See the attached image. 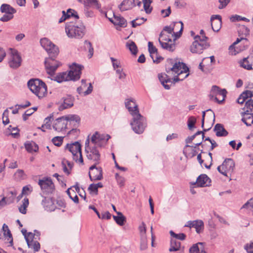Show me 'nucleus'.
<instances>
[{"instance_id":"nucleus-1","label":"nucleus","mask_w":253,"mask_h":253,"mask_svg":"<svg viewBox=\"0 0 253 253\" xmlns=\"http://www.w3.org/2000/svg\"><path fill=\"white\" fill-rule=\"evenodd\" d=\"M89 135L85 142V152L86 156L88 160L98 164L100 160V154L99 148L104 147L108 140L110 138L108 134H100L96 131L91 137L90 142Z\"/></svg>"},{"instance_id":"nucleus-2","label":"nucleus","mask_w":253,"mask_h":253,"mask_svg":"<svg viewBox=\"0 0 253 253\" xmlns=\"http://www.w3.org/2000/svg\"><path fill=\"white\" fill-rule=\"evenodd\" d=\"M68 72H63L58 73L54 77V81L58 83L69 81H77L81 77V71L84 66L80 64H71Z\"/></svg>"},{"instance_id":"nucleus-3","label":"nucleus","mask_w":253,"mask_h":253,"mask_svg":"<svg viewBox=\"0 0 253 253\" xmlns=\"http://www.w3.org/2000/svg\"><path fill=\"white\" fill-rule=\"evenodd\" d=\"M186 65L173 64L172 67H166L168 74L174 76L173 78L171 79V82L169 83V85L182 81L189 76V74L187 73L189 72V68Z\"/></svg>"},{"instance_id":"nucleus-4","label":"nucleus","mask_w":253,"mask_h":253,"mask_svg":"<svg viewBox=\"0 0 253 253\" xmlns=\"http://www.w3.org/2000/svg\"><path fill=\"white\" fill-rule=\"evenodd\" d=\"M65 32L70 38L82 39L85 33V28L80 21H72L66 23Z\"/></svg>"},{"instance_id":"nucleus-5","label":"nucleus","mask_w":253,"mask_h":253,"mask_svg":"<svg viewBox=\"0 0 253 253\" xmlns=\"http://www.w3.org/2000/svg\"><path fill=\"white\" fill-rule=\"evenodd\" d=\"M30 90L39 98L43 97L47 94L45 84L39 79H31L28 82Z\"/></svg>"},{"instance_id":"nucleus-6","label":"nucleus","mask_w":253,"mask_h":253,"mask_svg":"<svg viewBox=\"0 0 253 253\" xmlns=\"http://www.w3.org/2000/svg\"><path fill=\"white\" fill-rule=\"evenodd\" d=\"M132 121L130 123L132 130L137 134H141L146 127L145 118L140 113L132 116Z\"/></svg>"},{"instance_id":"nucleus-7","label":"nucleus","mask_w":253,"mask_h":253,"mask_svg":"<svg viewBox=\"0 0 253 253\" xmlns=\"http://www.w3.org/2000/svg\"><path fill=\"white\" fill-rule=\"evenodd\" d=\"M208 37L205 35L202 36V38L200 36H196L194 37V42L190 47V50L192 53H201L204 49L209 46L207 42Z\"/></svg>"},{"instance_id":"nucleus-8","label":"nucleus","mask_w":253,"mask_h":253,"mask_svg":"<svg viewBox=\"0 0 253 253\" xmlns=\"http://www.w3.org/2000/svg\"><path fill=\"white\" fill-rule=\"evenodd\" d=\"M41 45L48 53L53 60L59 52V48L47 38H43L40 41Z\"/></svg>"},{"instance_id":"nucleus-9","label":"nucleus","mask_w":253,"mask_h":253,"mask_svg":"<svg viewBox=\"0 0 253 253\" xmlns=\"http://www.w3.org/2000/svg\"><path fill=\"white\" fill-rule=\"evenodd\" d=\"M66 148L72 154L73 158L74 161L77 163L84 164L81 152V145L78 141L71 144H67Z\"/></svg>"},{"instance_id":"nucleus-10","label":"nucleus","mask_w":253,"mask_h":253,"mask_svg":"<svg viewBox=\"0 0 253 253\" xmlns=\"http://www.w3.org/2000/svg\"><path fill=\"white\" fill-rule=\"evenodd\" d=\"M234 168V161L231 159H227L221 165L217 167V170L220 173L228 177V174H231L233 172Z\"/></svg>"},{"instance_id":"nucleus-11","label":"nucleus","mask_w":253,"mask_h":253,"mask_svg":"<svg viewBox=\"0 0 253 253\" xmlns=\"http://www.w3.org/2000/svg\"><path fill=\"white\" fill-rule=\"evenodd\" d=\"M38 184L42 193L45 194L52 193L55 190L54 183L50 177H44L42 179H39Z\"/></svg>"},{"instance_id":"nucleus-12","label":"nucleus","mask_w":253,"mask_h":253,"mask_svg":"<svg viewBox=\"0 0 253 253\" xmlns=\"http://www.w3.org/2000/svg\"><path fill=\"white\" fill-rule=\"evenodd\" d=\"M94 164L89 168V176L91 181L100 180L103 178V171L101 167H96Z\"/></svg>"},{"instance_id":"nucleus-13","label":"nucleus","mask_w":253,"mask_h":253,"mask_svg":"<svg viewBox=\"0 0 253 253\" xmlns=\"http://www.w3.org/2000/svg\"><path fill=\"white\" fill-rule=\"evenodd\" d=\"M141 2L139 0H124L119 5L121 11H125L131 9L136 5L140 6Z\"/></svg>"},{"instance_id":"nucleus-14","label":"nucleus","mask_w":253,"mask_h":253,"mask_svg":"<svg viewBox=\"0 0 253 253\" xmlns=\"http://www.w3.org/2000/svg\"><path fill=\"white\" fill-rule=\"evenodd\" d=\"M212 92L215 93L214 100L219 104L221 103L224 100L226 95L227 91L225 89H220L216 85L212 86Z\"/></svg>"},{"instance_id":"nucleus-15","label":"nucleus","mask_w":253,"mask_h":253,"mask_svg":"<svg viewBox=\"0 0 253 253\" xmlns=\"http://www.w3.org/2000/svg\"><path fill=\"white\" fill-rule=\"evenodd\" d=\"M148 46L150 56L153 61L154 62H161L162 61L163 58L158 54V49L155 46H154L153 42H149Z\"/></svg>"},{"instance_id":"nucleus-16","label":"nucleus","mask_w":253,"mask_h":253,"mask_svg":"<svg viewBox=\"0 0 253 253\" xmlns=\"http://www.w3.org/2000/svg\"><path fill=\"white\" fill-rule=\"evenodd\" d=\"M125 103L126 108L132 116L139 113L138 106L134 99L132 98L126 99Z\"/></svg>"},{"instance_id":"nucleus-17","label":"nucleus","mask_w":253,"mask_h":253,"mask_svg":"<svg viewBox=\"0 0 253 253\" xmlns=\"http://www.w3.org/2000/svg\"><path fill=\"white\" fill-rule=\"evenodd\" d=\"M67 123L66 122L64 117L58 118L54 122L52 127L56 131L61 132L65 130L67 128Z\"/></svg>"},{"instance_id":"nucleus-18","label":"nucleus","mask_w":253,"mask_h":253,"mask_svg":"<svg viewBox=\"0 0 253 253\" xmlns=\"http://www.w3.org/2000/svg\"><path fill=\"white\" fill-rule=\"evenodd\" d=\"M221 16L219 15H213L211 18L212 29L214 32H218L221 27Z\"/></svg>"},{"instance_id":"nucleus-19","label":"nucleus","mask_w":253,"mask_h":253,"mask_svg":"<svg viewBox=\"0 0 253 253\" xmlns=\"http://www.w3.org/2000/svg\"><path fill=\"white\" fill-rule=\"evenodd\" d=\"M73 99L70 96L63 97L60 101V105L58 107L59 111L70 108L73 106Z\"/></svg>"},{"instance_id":"nucleus-20","label":"nucleus","mask_w":253,"mask_h":253,"mask_svg":"<svg viewBox=\"0 0 253 253\" xmlns=\"http://www.w3.org/2000/svg\"><path fill=\"white\" fill-rule=\"evenodd\" d=\"M86 80L82 79L81 81V86H79L77 88V91L78 93L80 94H83L84 96L87 95L91 93L93 89V87L91 83L89 84V86H88L87 89L85 91H84V90L86 88L87 84H86Z\"/></svg>"},{"instance_id":"nucleus-21","label":"nucleus","mask_w":253,"mask_h":253,"mask_svg":"<svg viewBox=\"0 0 253 253\" xmlns=\"http://www.w3.org/2000/svg\"><path fill=\"white\" fill-rule=\"evenodd\" d=\"M211 182L210 178L205 174H202L199 175L197 178V180L193 184H196L198 187H205L209 185Z\"/></svg>"},{"instance_id":"nucleus-22","label":"nucleus","mask_w":253,"mask_h":253,"mask_svg":"<svg viewBox=\"0 0 253 253\" xmlns=\"http://www.w3.org/2000/svg\"><path fill=\"white\" fill-rule=\"evenodd\" d=\"M169 74L167 75L165 73H161L158 75V78L160 81L166 89H169L170 88L169 83L171 82V79L169 77Z\"/></svg>"},{"instance_id":"nucleus-23","label":"nucleus","mask_w":253,"mask_h":253,"mask_svg":"<svg viewBox=\"0 0 253 253\" xmlns=\"http://www.w3.org/2000/svg\"><path fill=\"white\" fill-rule=\"evenodd\" d=\"M9 54L12 59V63H21V56L18 51L14 48H10Z\"/></svg>"},{"instance_id":"nucleus-24","label":"nucleus","mask_w":253,"mask_h":253,"mask_svg":"<svg viewBox=\"0 0 253 253\" xmlns=\"http://www.w3.org/2000/svg\"><path fill=\"white\" fill-rule=\"evenodd\" d=\"M109 20L114 25H118L122 27H126L127 26L126 20L121 16L114 15V18H110Z\"/></svg>"},{"instance_id":"nucleus-25","label":"nucleus","mask_w":253,"mask_h":253,"mask_svg":"<svg viewBox=\"0 0 253 253\" xmlns=\"http://www.w3.org/2000/svg\"><path fill=\"white\" fill-rule=\"evenodd\" d=\"M173 27L171 26H166L164 30L167 32L169 34H171L172 32L173 31L174 28L177 26H180V30L178 32H176V36H177L178 34H179V36H180L181 34V32L183 29V24L181 21H178V22H173Z\"/></svg>"},{"instance_id":"nucleus-26","label":"nucleus","mask_w":253,"mask_h":253,"mask_svg":"<svg viewBox=\"0 0 253 253\" xmlns=\"http://www.w3.org/2000/svg\"><path fill=\"white\" fill-rule=\"evenodd\" d=\"M190 253H207L205 251L203 243L199 242L194 244L189 249Z\"/></svg>"},{"instance_id":"nucleus-27","label":"nucleus","mask_w":253,"mask_h":253,"mask_svg":"<svg viewBox=\"0 0 253 253\" xmlns=\"http://www.w3.org/2000/svg\"><path fill=\"white\" fill-rule=\"evenodd\" d=\"M213 130L216 132V135L218 137L226 136L228 135V132L223 127L222 125L217 124L215 125Z\"/></svg>"},{"instance_id":"nucleus-28","label":"nucleus","mask_w":253,"mask_h":253,"mask_svg":"<svg viewBox=\"0 0 253 253\" xmlns=\"http://www.w3.org/2000/svg\"><path fill=\"white\" fill-rule=\"evenodd\" d=\"M26 242L28 247L33 249L34 252H38L40 250L41 246L37 240L31 238L29 239H26Z\"/></svg>"},{"instance_id":"nucleus-29","label":"nucleus","mask_w":253,"mask_h":253,"mask_svg":"<svg viewBox=\"0 0 253 253\" xmlns=\"http://www.w3.org/2000/svg\"><path fill=\"white\" fill-rule=\"evenodd\" d=\"M25 147L29 153L36 152L39 150L38 145L34 141H29L25 143Z\"/></svg>"},{"instance_id":"nucleus-30","label":"nucleus","mask_w":253,"mask_h":253,"mask_svg":"<svg viewBox=\"0 0 253 253\" xmlns=\"http://www.w3.org/2000/svg\"><path fill=\"white\" fill-rule=\"evenodd\" d=\"M0 11L5 14H13L16 12L15 8L8 4H2L0 6Z\"/></svg>"},{"instance_id":"nucleus-31","label":"nucleus","mask_w":253,"mask_h":253,"mask_svg":"<svg viewBox=\"0 0 253 253\" xmlns=\"http://www.w3.org/2000/svg\"><path fill=\"white\" fill-rule=\"evenodd\" d=\"M247 112L249 111L247 110ZM242 120L247 126H251L253 123V113H245Z\"/></svg>"},{"instance_id":"nucleus-32","label":"nucleus","mask_w":253,"mask_h":253,"mask_svg":"<svg viewBox=\"0 0 253 253\" xmlns=\"http://www.w3.org/2000/svg\"><path fill=\"white\" fill-rule=\"evenodd\" d=\"M53 120V115H50L49 116L46 117L44 119V124L42 125V127L40 128L42 131H45V130L43 129L44 128H45L46 129H51V123Z\"/></svg>"},{"instance_id":"nucleus-33","label":"nucleus","mask_w":253,"mask_h":253,"mask_svg":"<svg viewBox=\"0 0 253 253\" xmlns=\"http://www.w3.org/2000/svg\"><path fill=\"white\" fill-rule=\"evenodd\" d=\"M118 216L113 215V217L116 222L120 226H123L126 221V218L121 212H117Z\"/></svg>"},{"instance_id":"nucleus-34","label":"nucleus","mask_w":253,"mask_h":253,"mask_svg":"<svg viewBox=\"0 0 253 253\" xmlns=\"http://www.w3.org/2000/svg\"><path fill=\"white\" fill-rule=\"evenodd\" d=\"M181 243L180 242L176 241L175 239H171L170 246L169 249L170 252H176L179 250Z\"/></svg>"},{"instance_id":"nucleus-35","label":"nucleus","mask_w":253,"mask_h":253,"mask_svg":"<svg viewBox=\"0 0 253 253\" xmlns=\"http://www.w3.org/2000/svg\"><path fill=\"white\" fill-rule=\"evenodd\" d=\"M80 2L84 3L86 6H93L96 9L100 8V5L97 0H78Z\"/></svg>"},{"instance_id":"nucleus-36","label":"nucleus","mask_w":253,"mask_h":253,"mask_svg":"<svg viewBox=\"0 0 253 253\" xmlns=\"http://www.w3.org/2000/svg\"><path fill=\"white\" fill-rule=\"evenodd\" d=\"M45 69L48 75L52 76L59 67L58 64H44Z\"/></svg>"},{"instance_id":"nucleus-37","label":"nucleus","mask_w":253,"mask_h":253,"mask_svg":"<svg viewBox=\"0 0 253 253\" xmlns=\"http://www.w3.org/2000/svg\"><path fill=\"white\" fill-rule=\"evenodd\" d=\"M159 42L161 47L169 51H173L175 49V44L173 43H169L168 42H164L159 39Z\"/></svg>"},{"instance_id":"nucleus-38","label":"nucleus","mask_w":253,"mask_h":253,"mask_svg":"<svg viewBox=\"0 0 253 253\" xmlns=\"http://www.w3.org/2000/svg\"><path fill=\"white\" fill-rule=\"evenodd\" d=\"M84 48L85 50H88L89 54L88 55V57L89 58H90L93 56V52H94V49L92 47V44L91 43V42L89 41H88L87 40L84 41Z\"/></svg>"},{"instance_id":"nucleus-39","label":"nucleus","mask_w":253,"mask_h":253,"mask_svg":"<svg viewBox=\"0 0 253 253\" xmlns=\"http://www.w3.org/2000/svg\"><path fill=\"white\" fill-rule=\"evenodd\" d=\"M191 147L190 145L186 144L184 148L183 149V153L185 155V157L188 158H192L196 155L197 154V151L195 149V148H193L191 149V152L188 153V148Z\"/></svg>"},{"instance_id":"nucleus-40","label":"nucleus","mask_w":253,"mask_h":253,"mask_svg":"<svg viewBox=\"0 0 253 253\" xmlns=\"http://www.w3.org/2000/svg\"><path fill=\"white\" fill-rule=\"evenodd\" d=\"M64 117L67 123L68 121L70 123L75 122L78 125L80 122V118L77 115H68Z\"/></svg>"},{"instance_id":"nucleus-41","label":"nucleus","mask_w":253,"mask_h":253,"mask_svg":"<svg viewBox=\"0 0 253 253\" xmlns=\"http://www.w3.org/2000/svg\"><path fill=\"white\" fill-rule=\"evenodd\" d=\"M2 229L4 236H6V232L7 231V237H8L7 240H9L10 239V246H12L13 245V239L12 234L10 233V231L9 230L8 226L5 224H3Z\"/></svg>"},{"instance_id":"nucleus-42","label":"nucleus","mask_w":253,"mask_h":253,"mask_svg":"<svg viewBox=\"0 0 253 253\" xmlns=\"http://www.w3.org/2000/svg\"><path fill=\"white\" fill-rule=\"evenodd\" d=\"M29 199L27 198H25L22 201V205L19 207V211L21 213H26L27 208L29 206Z\"/></svg>"},{"instance_id":"nucleus-43","label":"nucleus","mask_w":253,"mask_h":253,"mask_svg":"<svg viewBox=\"0 0 253 253\" xmlns=\"http://www.w3.org/2000/svg\"><path fill=\"white\" fill-rule=\"evenodd\" d=\"M193 227L198 233H200L204 229V222L201 220H194Z\"/></svg>"},{"instance_id":"nucleus-44","label":"nucleus","mask_w":253,"mask_h":253,"mask_svg":"<svg viewBox=\"0 0 253 253\" xmlns=\"http://www.w3.org/2000/svg\"><path fill=\"white\" fill-rule=\"evenodd\" d=\"M126 46L129 49L132 54L136 55L137 53V47L134 42L131 41L127 42L126 43Z\"/></svg>"},{"instance_id":"nucleus-45","label":"nucleus","mask_w":253,"mask_h":253,"mask_svg":"<svg viewBox=\"0 0 253 253\" xmlns=\"http://www.w3.org/2000/svg\"><path fill=\"white\" fill-rule=\"evenodd\" d=\"M120 65L121 64H113V66L114 69L116 70V73L119 75V79H122L124 78L126 75L123 72V69Z\"/></svg>"},{"instance_id":"nucleus-46","label":"nucleus","mask_w":253,"mask_h":253,"mask_svg":"<svg viewBox=\"0 0 253 253\" xmlns=\"http://www.w3.org/2000/svg\"><path fill=\"white\" fill-rule=\"evenodd\" d=\"M13 203V198H6L3 197L0 200V209L7 205Z\"/></svg>"},{"instance_id":"nucleus-47","label":"nucleus","mask_w":253,"mask_h":253,"mask_svg":"<svg viewBox=\"0 0 253 253\" xmlns=\"http://www.w3.org/2000/svg\"><path fill=\"white\" fill-rule=\"evenodd\" d=\"M238 33L240 36H242V37L243 36L246 38L249 35L250 30L248 27L243 25L240 27L238 30Z\"/></svg>"},{"instance_id":"nucleus-48","label":"nucleus","mask_w":253,"mask_h":253,"mask_svg":"<svg viewBox=\"0 0 253 253\" xmlns=\"http://www.w3.org/2000/svg\"><path fill=\"white\" fill-rule=\"evenodd\" d=\"M230 19L232 22L239 21L241 20L245 21L247 22H250V19L244 17H242L241 16L238 15H234L232 16Z\"/></svg>"},{"instance_id":"nucleus-49","label":"nucleus","mask_w":253,"mask_h":253,"mask_svg":"<svg viewBox=\"0 0 253 253\" xmlns=\"http://www.w3.org/2000/svg\"><path fill=\"white\" fill-rule=\"evenodd\" d=\"M241 209H247L251 211L253 214V198L250 199L247 202H246Z\"/></svg>"},{"instance_id":"nucleus-50","label":"nucleus","mask_w":253,"mask_h":253,"mask_svg":"<svg viewBox=\"0 0 253 253\" xmlns=\"http://www.w3.org/2000/svg\"><path fill=\"white\" fill-rule=\"evenodd\" d=\"M169 234L174 239H179L180 240H184L186 238V235L184 233L176 234L173 231L170 230Z\"/></svg>"},{"instance_id":"nucleus-51","label":"nucleus","mask_w":253,"mask_h":253,"mask_svg":"<svg viewBox=\"0 0 253 253\" xmlns=\"http://www.w3.org/2000/svg\"><path fill=\"white\" fill-rule=\"evenodd\" d=\"M196 123V118L193 116H191L188 118V121H187V125L188 128L190 130H192L194 127Z\"/></svg>"},{"instance_id":"nucleus-52","label":"nucleus","mask_w":253,"mask_h":253,"mask_svg":"<svg viewBox=\"0 0 253 253\" xmlns=\"http://www.w3.org/2000/svg\"><path fill=\"white\" fill-rule=\"evenodd\" d=\"M146 20V19L144 18H136L132 21H131L132 26L133 27H136L137 26H139L142 24L144 23V22Z\"/></svg>"},{"instance_id":"nucleus-53","label":"nucleus","mask_w":253,"mask_h":253,"mask_svg":"<svg viewBox=\"0 0 253 253\" xmlns=\"http://www.w3.org/2000/svg\"><path fill=\"white\" fill-rule=\"evenodd\" d=\"M14 176L17 180H20L24 178L25 174L24 171L23 170L18 169L15 173Z\"/></svg>"},{"instance_id":"nucleus-54","label":"nucleus","mask_w":253,"mask_h":253,"mask_svg":"<svg viewBox=\"0 0 253 253\" xmlns=\"http://www.w3.org/2000/svg\"><path fill=\"white\" fill-rule=\"evenodd\" d=\"M52 142L54 145L60 146L63 142V137L60 136H55L52 139Z\"/></svg>"},{"instance_id":"nucleus-55","label":"nucleus","mask_w":253,"mask_h":253,"mask_svg":"<svg viewBox=\"0 0 253 253\" xmlns=\"http://www.w3.org/2000/svg\"><path fill=\"white\" fill-rule=\"evenodd\" d=\"M66 13L67 14L69 15L70 18L74 17L76 20L79 19V18L77 12L73 9L70 8L68 9Z\"/></svg>"},{"instance_id":"nucleus-56","label":"nucleus","mask_w":253,"mask_h":253,"mask_svg":"<svg viewBox=\"0 0 253 253\" xmlns=\"http://www.w3.org/2000/svg\"><path fill=\"white\" fill-rule=\"evenodd\" d=\"M116 179L117 183L120 187H122L125 185V179L120 176L119 174L116 173L115 174Z\"/></svg>"},{"instance_id":"nucleus-57","label":"nucleus","mask_w":253,"mask_h":253,"mask_svg":"<svg viewBox=\"0 0 253 253\" xmlns=\"http://www.w3.org/2000/svg\"><path fill=\"white\" fill-rule=\"evenodd\" d=\"M33 191V188L30 185L24 186L22 188V193L24 195H28Z\"/></svg>"},{"instance_id":"nucleus-58","label":"nucleus","mask_w":253,"mask_h":253,"mask_svg":"<svg viewBox=\"0 0 253 253\" xmlns=\"http://www.w3.org/2000/svg\"><path fill=\"white\" fill-rule=\"evenodd\" d=\"M8 129L11 131V134L14 138H17L19 135L18 132L19 130L17 127H12L11 126H9Z\"/></svg>"},{"instance_id":"nucleus-59","label":"nucleus","mask_w":253,"mask_h":253,"mask_svg":"<svg viewBox=\"0 0 253 253\" xmlns=\"http://www.w3.org/2000/svg\"><path fill=\"white\" fill-rule=\"evenodd\" d=\"M139 230L140 233L141 237H146V225L144 222H142L139 227Z\"/></svg>"},{"instance_id":"nucleus-60","label":"nucleus","mask_w":253,"mask_h":253,"mask_svg":"<svg viewBox=\"0 0 253 253\" xmlns=\"http://www.w3.org/2000/svg\"><path fill=\"white\" fill-rule=\"evenodd\" d=\"M231 0H218L219 5L218 8L219 9H222L226 7L228 4L230 2Z\"/></svg>"},{"instance_id":"nucleus-61","label":"nucleus","mask_w":253,"mask_h":253,"mask_svg":"<svg viewBox=\"0 0 253 253\" xmlns=\"http://www.w3.org/2000/svg\"><path fill=\"white\" fill-rule=\"evenodd\" d=\"M13 14H4L3 16L0 18V21L2 22H7L13 18Z\"/></svg>"},{"instance_id":"nucleus-62","label":"nucleus","mask_w":253,"mask_h":253,"mask_svg":"<svg viewBox=\"0 0 253 253\" xmlns=\"http://www.w3.org/2000/svg\"><path fill=\"white\" fill-rule=\"evenodd\" d=\"M244 248L248 253H253V242L245 244Z\"/></svg>"},{"instance_id":"nucleus-63","label":"nucleus","mask_w":253,"mask_h":253,"mask_svg":"<svg viewBox=\"0 0 253 253\" xmlns=\"http://www.w3.org/2000/svg\"><path fill=\"white\" fill-rule=\"evenodd\" d=\"M8 116V111L6 109L3 113V117H2V123L5 125L8 124L9 122Z\"/></svg>"},{"instance_id":"nucleus-64","label":"nucleus","mask_w":253,"mask_h":253,"mask_svg":"<svg viewBox=\"0 0 253 253\" xmlns=\"http://www.w3.org/2000/svg\"><path fill=\"white\" fill-rule=\"evenodd\" d=\"M246 107L247 109L250 110L251 112H253V100L249 99L246 102Z\"/></svg>"}]
</instances>
